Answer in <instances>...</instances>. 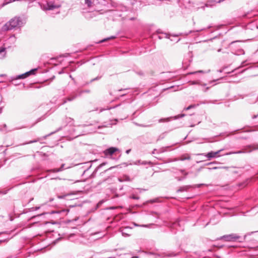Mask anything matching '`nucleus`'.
Listing matches in <instances>:
<instances>
[{"mask_svg":"<svg viewBox=\"0 0 258 258\" xmlns=\"http://www.w3.org/2000/svg\"><path fill=\"white\" fill-rule=\"evenodd\" d=\"M85 4L87 5L88 7H90L92 4L91 0H85Z\"/></svg>","mask_w":258,"mask_h":258,"instance_id":"obj_37","label":"nucleus"},{"mask_svg":"<svg viewBox=\"0 0 258 258\" xmlns=\"http://www.w3.org/2000/svg\"><path fill=\"white\" fill-rule=\"evenodd\" d=\"M204 73V71L201 70V71H196V72H193L189 73V74H195L197 73Z\"/></svg>","mask_w":258,"mask_h":258,"instance_id":"obj_43","label":"nucleus"},{"mask_svg":"<svg viewBox=\"0 0 258 258\" xmlns=\"http://www.w3.org/2000/svg\"><path fill=\"white\" fill-rule=\"evenodd\" d=\"M131 151V149H128V150H127L125 151V152H126V154H129V153H130Z\"/></svg>","mask_w":258,"mask_h":258,"instance_id":"obj_59","label":"nucleus"},{"mask_svg":"<svg viewBox=\"0 0 258 258\" xmlns=\"http://www.w3.org/2000/svg\"><path fill=\"white\" fill-rule=\"evenodd\" d=\"M178 161L177 159V158H175L174 159V160H169L168 161H167L166 162L167 163H168V162H172V161Z\"/></svg>","mask_w":258,"mask_h":258,"instance_id":"obj_50","label":"nucleus"},{"mask_svg":"<svg viewBox=\"0 0 258 258\" xmlns=\"http://www.w3.org/2000/svg\"><path fill=\"white\" fill-rule=\"evenodd\" d=\"M37 70V69H33L31 70L30 71L27 72L29 76L32 75H34L36 71Z\"/></svg>","mask_w":258,"mask_h":258,"instance_id":"obj_26","label":"nucleus"},{"mask_svg":"<svg viewBox=\"0 0 258 258\" xmlns=\"http://www.w3.org/2000/svg\"><path fill=\"white\" fill-rule=\"evenodd\" d=\"M120 106V105H116V106H114V107H107V108H101V109H100L99 112H102V111H104V110H110V109H111L112 108H115V107H119V106Z\"/></svg>","mask_w":258,"mask_h":258,"instance_id":"obj_29","label":"nucleus"},{"mask_svg":"<svg viewBox=\"0 0 258 258\" xmlns=\"http://www.w3.org/2000/svg\"><path fill=\"white\" fill-rule=\"evenodd\" d=\"M39 141V139H37V140H32V141H30L27 143H26L25 144H24V145L25 144H32V143H35V142H37L38 141Z\"/></svg>","mask_w":258,"mask_h":258,"instance_id":"obj_39","label":"nucleus"},{"mask_svg":"<svg viewBox=\"0 0 258 258\" xmlns=\"http://www.w3.org/2000/svg\"><path fill=\"white\" fill-rule=\"evenodd\" d=\"M135 124L136 125H138V126H142V127H147L149 125H143V124H139L137 123H135Z\"/></svg>","mask_w":258,"mask_h":258,"instance_id":"obj_48","label":"nucleus"},{"mask_svg":"<svg viewBox=\"0 0 258 258\" xmlns=\"http://www.w3.org/2000/svg\"><path fill=\"white\" fill-rule=\"evenodd\" d=\"M222 150H218L216 152L211 151L209 153H208L205 156L207 157L208 158L211 159L213 158H215L216 157H219V153L222 151Z\"/></svg>","mask_w":258,"mask_h":258,"instance_id":"obj_7","label":"nucleus"},{"mask_svg":"<svg viewBox=\"0 0 258 258\" xmlns=\"http://www.w3.org/2000/svg\"><path fill=\"white\" fill-rule=\"evenodd\" d=\"M117 121V119H115L113 120H110L109 122H104L102 125L98 126L97 128L101 129L104 127H111L112 125L115 124Z\"/></svg>","mask_w":258,"mask_h":258,"instance_id":"obj_6","label":"nucleus"},{"mask_svg":"<svg viewBox=\"0 0 258 258\" xmlns=\"http://www.w3.org/2000/svg\"><path fill=\"white\" fill-rule=\"evenodd\" d=\"M235 43H236V42H231L230 43V47L231 48H233L234 46V44H235Z\"/></svg>","mask_w":258,"mask_h":258,"instance_id":"obj_49","label":"nucleus"},{"mask_svg":"<svg viewBox=\"0 0 258 258\" xmlns=\"http://www.w3.org/2000/svg\"><path fill=\"white\" fill-rule=\"evenodd\" d=\"M252 150H258V145L253 147Z\"/></svg>","mask_w":258,"mask_h":258,"instance_id":"obj_54","label":"nucleus"},{"mask_svg":"<svg viewBox=\"0 0 258 258\" xmlns=\"http://www.w3.org/2000/svg\"><path fill=\"white\" fill-rule=\"evenodd\" d=\"M205 29L203 28V29H200V30H196V32H201V31H203V30H204Z\"/></svg>","mask_w":258,"mask_h":258,"instance_id":"obj_61","label":"nucleus"},{"mask_svg":"<svg viewBox=\"0 0 258 258\" xmlns=\"http://www.w3.org/2000/svg\"><path fill=\"white\" fill-rule=\"evenodd\" d=\"M225 69V68H223L222 69L218 70V72L219 73H221Z\"/></svg>","mask_w":258,"mask_h":258,"instance_id":"obj_58","label":"nucleus"},{"mask_svg":"<svg viewBox=\"0 0 258 258\" xmlns=\"http://www.w3.org/2000/svg\"><path fill=\"white\" fill-rule=\"evenodd\" d=\"M40 209V207H35V210L36 211Z\"/></svg>","mask_w":258,"mask_h":258,"instance_id":"obj_64","label":"nucleus"},{"mask_svg":"<svg viewBox=\"0 0 258 258\" xmlns=\"http://www.w3.org/2000/svg\"><path fill=\"white\" fill-rule=\"evenodd\" d=\"M244 63H245V61H243L241 63V65L239 67V68H242V67H244Z\"/></svg>","mask_w":258,"mask_h":258,"instance_id":"obj_55","label":"nucleus"},{"mask_svg":"<svg viewBox=\"0 0 258 258\" xmlns=\"http://www.w3.org/2000/svg\"><path fill=\"white\" fill-rule=\"evenodd\" d=\"M258 116V114L257 115H254L252 116V119H255Z\"/></svg>","mask_w":258,"mask_h":258,"instance_id":"obj_60","label":"nucleus"},{"mask_svg":"<svg viewBox=\"0 0 258 258\" xmlns=\"http://www.w3.org/2000/svg\"><path fill=\"white\" fill-rule=\"evenodd\" d=\"M5 50L6 48L5 47L0 48V54H2V57H5L6 55Z\"/></svg>","mask_w":258,"mask_h":258,"instance_id":"obj_30","label":"nucleus"},{"mask_svg":"<svg viewBox=\"0 0 258 258\" xmlns=\"http://www.w3.org/2000/svg\"><path fill=\"white\" fill-rule=\"evenodd\" d=\"M121 9H120L121 11H127V8L126 7H124V6H120V7Z\"/></svg>","mask_w":258,"mask_h":258,"instance_id":"obj_46","label":"nucleus"},{"mask_svg":"<svg viewBox=\"0 0 258 258\" xmlns=\"http://www.w3.org/2000/svg\"><path fill=\"white\" fill-rule=\"evenodd\" d=\"M143 164V165H146L147 164H152V162H150V161H149V162H147V161H141V160H138L137 161L136 163H135V164Z\"/></svg>","mask_w":258,"mask_h":258,"instance_id":"obj_23","label":"nucleus"},{"mask_svg":"<svg viewBox=\"0 0 258 258\" xmlns=\"http://www.w3.org/2000/svg\"><path fill=\"white\" fill-rule=\"evenodd\" d=\"M190 156L188 154L183 155L180 157V158L177 159L178 161V160L184 161L185 160H190Z\"/></svg>","mask_w":258,"mask_h":258,"instance_id":"obj_16","label":"nucleus"},{"mask_svg":"<svg viewBox=\"0 0 258 258\" xmlns=\"http://www.w3.org/2000/svg\"><path fill=\"white\" fill-rule=\"evenodd\" d=\"M252 150H253L252 149ZM251 151V150H250L249 151H247V152H250ZM247 152V151H242V150H239V151H236V152H229L228 153H227L226 155H231V154H241V153H246Z\"/></svg>","mask_w":258,"mask_h":258,"instance_id":"obj_20","label":"nucleus"},{"mask_svg":"<svg viewBox=\"0 0 258 258\" xmlns=\"http://www.w3.org/2000/svg\"><path fill=\"white\" fill-rule=\"evenodd\" d=\"M224 0H215L214 1L215 2H217V3H220L222 1H223Z\"/></svg>","mask_w":258,"mask_h":258,"instance_id":"obj_63","label":"nucleus"},{"mask_svg":"<svg viewBox=\"0 0 258 258\" xmlns=\"http://www.w3.org/2000/svg\"><path fill=\"white\" fill-rule=\"evenodd\" d=\"M258 10L255 11H251L249 12H247L245 13L243 15L240 16V17L243 18H251L253 17H255L257 15Z\"/></svg>","mask_w":258,"mask_h":258,"instance_id":"obj_4","label":"nucleus"},{"mask_svg":"<svg viewBox=\"0 0 258 258\" xmlns=\"http://www.w3.org/2000/svg\"><path fill=\"white\" fill-rule=\"evenodd\" d=\"M171 117H167V118H161L159 120V122L161 123V122H165V121H169L170 120V118Z\"/></svg>","mask_w":258,"mask_h":258,"instance_id":"obj_28","label":"nucleus"},{"mask_svg":"<svg viewBox=\"0 0 258 258\" xmlns=\"http://www.w3.org/2000/svg\"><path fill=\"white\" fill-rule=\"evenodd\" d=\"M106 164L105 162H103L100 164L95 170V171L90 175L91 178H94L95 176V173H96L97 171L102 167H103L104 165Z\"/></svg>","mask_w":258,"mask_h":258,"instance_id":"obj_15","label":"nucleus"},{"mask_svg":"<svg viewBox=\"0 0 258 258\" xmlns=\"http://www.w3.org/2000/svg\"><path fill=\"white\" fill-rule=\"evenodd\" d=\"M218 79H217V80H213V81H210V82H209V84H212L213 82H216V81H218Z\"/></svg>","mask_w":258,"mask_h":258,"instance_id":"obj_56","label":"nucleus"},{"mask_svg":"<svg viewBox=\"0 0 258 258\" xmlns=\"http://www.w3.org/2000/svg\"><path fill=\"white\" fill-rule=\"evenodd\" d=\"M252 150H258V145L253 147Z\"/></svg>","mask_w":258,"mask_h":258,"instance_id":"obj_53","label":"nucleus"},{"mask_svg":"<svg viewBox=\"0 0 258 258\" xmlns=\"http://www.w3.org/2000/svg\"><path fill=\"white\" fill-rule=\"evenodd\" d=\"M196 106V105H190L188 106V107L185 108L184 110H189L191 108L195 107Z\"/></svg>","mask_w":258,"mask_h":258,"instance_id":"obj_36","label":"nucleus"},{"mask_svg":"<svg viewBox=\"0 0 258 258\" xmlns=\"http://www.w3.org/2000/svg\"><path fill=\"white\" fill-rule=\"evenodd\" d=\"M23 74H24L25 79L27 78L28 77H29V76H28V75L27 72L24 73Z\"/></svg>","mask_w":258,"mask_h":258,"instance_id":"obj_52","label":"nucleus"},{"mask_svg":"<svg viewBox=\"0 0 258 258\" xmlns=\"http://www.w3.org/2000/svg\"><path fill=\"white\" fill-rule=\"evenodd\" d=\"M77 97V95H72L68 97L63 100V103H66L67 101H71Z\"/></svg>","mask_w":258,"mask_h":258,"instance_id":"obj_17","label":"nucleus"},{"mask_svg":"<svg viewBox=\"0 0 258 258\" xmlns=\"http://www.w3.org/2000/svg\"><path fill=\"white\" fill-rule=\"evenodd\" d=\"M231 172L233 174H237L238 173V172L236 170H232Z\"/></svg>","mask_w":258,"mask_h":258,"instance_id":"obj_57","label":"nucleus"},{"mask_svg":"<svg viewBox=\"0 0 258 258\" xmlns=\"http://www.w3.org/2000/svg\"><path fill=\"white\" fill-rule=\"evenodd\" d=\"M9 239V238H6L5 239H2V240H0V244L2 242H7L8 241V240Z\"/></svg>","mask_w":258,"mask_h":258,"instance_id":"obj_47","label":"nucleus"},{"mask_svg":"<svg viewBox=\"0 0 258 258\" xmlns=\"http://www.w3.org/2000/svg\"><path fill=\"white\" fill-rule=\"evenodd\" d=\"M79 165L81 166V168L84 169L82 175H84L88 171V170L92 166L90 162L81 163L79 164Z\"/></svg>","mask_w":258,"mask_h":258,"instance_id":"obj_9","label":"nucleus"},{"mask_svg":"<svg viewBox=\"0 0 258 258\" xmlns=\"http://www.w3.org/2000/svg\"><path fill=\"white\" fill-rule=\"evenodd\" d=\"M130 198L134 199V200H139V197L136 196H135L134 195H132L130 197Z\"/></svg>","mask_w":258,"mask_h":258,"instance_id":"obj_44","label":"nucleus"},{"mask_svg":"<svg viewBox=\"0 0 258 258\" xmlns=\"http://www.w3.org/2000/svg\"><path fill=\"white\" fill-rule=\"evenodd\" d=\"M117 167V166H112V167H110L108 168L107 169H106V170H104V172H101V173H100V174H101V175H102V174H103L104 173L106 172V171H108V170H111V169H113V168H116V167Z\"/></svg>","mask_w":258,"mask_h":258,"instance_id":"obj_35","label":"nucleus"},{"mask_svg":"<svg viewBox=\"0 0 258 258\" xmlns=\"http://www.w3.org/2000/svg\"><path fill=\"white\" fill-rule=\"evenodd\" d=\"M58 168H55V169H50V170H47L48 172H58L59 171H57V169Z\"/></svg>","mask_w":258,"mask_h":258,"instance_id":"obj_45","label":"nucleus"},{"mask_svg":"<svg viewBox=\"0 0 258 258\" xmlns=\"http://www.w3.org/2000/svg\"><path fill=\"white\" fill-rule=\"evenodd\" d=\"M118 180L120 182L123 181H131L130 178L128 176H124L122 177V178H118Z\"/></svg>","mask_w":258,"mask_h":258,"instance_id":"obj_22","label":"nucleus"},{"mask_svg":"<svg viewBox=\"0 0 258 258\" xmlns=\"http://www.w3.org/2000/svg\"><path fill=\"white\" fill-rule=\"evenodd\" d=\"M258 29V24H255L254 21H251L245 25L246 30Z\"/></svg>","mask_w":258,"mask_h":258,"instance_id":"obj_8","label":"nucleus"},{"mask_svg":"<svg viewBox=\"0 0 258 258\" xmlns=\"http://www.w3.org/2000/svg\"><path fill=\"white\" fill-rule=\"evenodd\" d=\"M131 228L126 227H125L122 230H121V233H122V234L123 236H126V237H127V236H130V234H127L126 233V231L128 230V229H130Z\"/></svg>","mask_w":258,"mask_h":258,"instance_id":"obj_19","label":"nucleus"},{"mask_svg":"<svg viewBox=\"0 0 258 258\" xmlns=\"http://www.w3.org/2000/svg\"><path fill=\"white\" fill-rule=\"evenodd\" d=\"M182 174H183L185 176H186L188 174L187 172H185L184 170L181 169L179 170ZM185 178V176L184 177H177V179L178 181H181L183 180Z\"/></svg>","mask_w":258,"mask_h":258,"instance_id":"obj_18","label":"nucleus"},{"mask_svg":"<svg viewBox=\"0 0 258 258\" xmlns=\"http://www.w3.org/2000/svg\"><path fill=\"white\" fill-rule=\"evenodd\" d=\"M41 8L44 11L47 10H52L55 8H57L59 7V5L54 4L52 1L47 2L46 5H41L40 3Z\"/></svg>","mask_w":258,"mask_h":258,"instance_id":"obj_3","label":"nucleus"},{"mask_svg":"<svg viewBox=\"0 0 258 258\" xmlns=\"http://www.w3.org/2000/svg\"><path fill=\"white\" fill-rule=\"evenodd\" d=\"M191 187L190 185H185L181 186L177 189V192H183L187 191Z\"/></svg>","mask_w":258,"mask_h":258,"instance_id":"obj_12","label":"nucleus"},{"mask_svg":"<svg viewBox=\"0 0 258 258\" xmlns=\"http://www.w3.org/2000/svg\"><path fill=\"white\" fill-rule=\"evenodd\" d=\"M64 165H65L64 164H62L60 167L58 168L56 171H60V172L62 171L64 169Z\"/></svg>","mask_w":258,"mask_h":258,"instance_id":"obj_38","label":"nucleus"},{"mask_svg":"<svg viewBox=\"0 0 258 258\" xmlns=\"http://www.w3.org/2000/svg\"><path fill=\"white\" fill-rule=\"evenodd\" d=\"M219 168L229 169L230 168L228 167H226V166L221 167H212V168H209V169H219Z\"/></svg>","mask_w":258,"mask_h":258,"instance_id":"obj_33","label":"nucleus"},{"mask_svg":"<svg viewBox=\"0 0 258 258\" xmlns=\"http://www.w3.org/2000/svg\"><path fill=\"white\" fill-rule=\"evenodd\" d=\"M61 129V127H59V128L57 130H56V131H54V132H51V133H50L49 134H48V135H46V136H44V137H43V139H46V138L47 137H48V136H50V135H52V134H53L55 133L56 132H58V131L60 130Z\"/></svg>","mask_w":258,"mask_h":258,"instance_id":"obj_32","label":"nucleus"},{"mask_svg":"<svg viewBox=\"0 0 258 258\" xmlns=\"http://www.w3.org/2000/svg\"><path fill=\"white\" fill-rule=\"evenodd\" d=\"M171 228L172 230L174 228L177 229L178 230H181V228H180L179 221H177L172 223V225H171Z\"/></svg>","mask_w":258,"mask_h":258,"instance_id":"obj_11","label":"nucleus"},{"mask_svg":"<svg viewBox=\"0 0 258 258\" xmlns=\"http://www.w3.org/2000/svg\"><path fill=\"white\" fill-rule=\"evenodd\" d=\"M165 38L169 39L171 41H175V42H178L180 40V38H178V35H174L173 36L174 39L171 38L169 35L167 34H165Z\"/></svg>","mask_w":258,"mask_h":258,"instance_id":"obj_14","label":"nucleus"},{"mask_svg":"<svg viewBox=\"0 0 258 258\" xmlns=\"http://www.w3.org/2000/svg\"><path fill=\"white\" fill-rule=\"evenodd\" d=\"M153 225H154V224H147V225H139L138 224H135V225L136 226H140V227H147V228H149V227H150L151 226H152Z\"/></svg>","mask_w":258,"mask_h":258,"instance_id":"obj_31","label":"nucleus"},{"mask_svg":"<svg viewBox=\"0 0 258 258\" xmlns=\"http://www.w3.org/2000/svg\"><path fill=\"white\" fill-rule=\"evenodd\" d=\"M69 196V195H58L57 196V198L59 199H62L65 198L67 196Z\"/></svg>","mask_w":258,"mask_h":258,"instance_id":"obj_41","label":"nucleus"},{"mask_svg":"<svg viewBox=\"0 0 258 258\" xmlns=\"http://www.w3.org/2000/svg\"><path fill=\"white\" fill-rule=\"evenodd\" d=\"M69 54L68 53H66L64 54L60 55V57H67L68 56H69Z\"/></svg>","mask_w":258,"mask_h":258,"instance_id":"obj_51","label":"nucleus"},{"mask_svg":"<svg viewBox=\"0 0 258 258\" xmlns=\"http://www.w3.org/2000/svg\"><path fill=\"white\" fill-rule=\"evenodd\" d=\"M247 236V235H244L243 238H241L240 236L236 234L232 233L228 235H225L220 237L218 238V239L224 240L225 241H234L237 239H241L239 240V242H242L244 240Z\"/></svg>","mask_w":258,"mask_h":258,"instance_id":"obj_2","label":"nucleus"},{"mask_svg":"<svg viewBox=\"0 0 258 258\" xmlns=\"http://www.w3.org/2000/svg\"><path fill=\"white\" fill-rule=\"evenodd\" d=\"M16 37L15 35V34H13L11 35L9 38L8 39V40L10 41L12 43L14 44L16 41Z\"/></svg>","mask_w":258,"mask_h":258,"instance_id":"obj_21","label":"nucleus"},{"mask_svg":"<svg viewBox=\"0 0 258 258\" xmlns=\"http://www.w3.org/2000/svg\"><path fill=\"white\" fill-rule=\"evenodd\" d=\"M37 70V69H33L31 70L30 71L27 72L29 76L32 75H34L36 71Z\"/></svg>","mask_w":258,"mask_h":258,"instance_id":"obj_27","label":"nucleus"},{"mask_svg":"<svg viewBox=\"0 0 258 258\" xmlns=\"http://www.w3.org/2000/svg\"><path fill=\"white\" fill-rule=\"evenodd\" d=\"M184 116H185L184 114H181L180 115H178L175 116L174 117V118L175 119H178V118L182 117H183Z\"/></svg>","mask_w":258,"mask_h":258,"instance_id":"obj_40","label":"nucleus"},{"mask_svg":"<svg viewBox=\"0 0 258 258\" xmlns=\"http://www.w3.org/2000/svg\"><path fill=\"white\" fill-rule=\"evenodd\" d=\"M116 38V36H111L109 37H108V38H105L101 41H100L99 42V43H102V42H105L107 40H110V39H115Z\"/></svg>","mask_w":258,"mask_h":258,"instance_id":"obj_25","label":"nucleus"},{"mask_svg":"<svg viewBox=\"0 0 258 258\" xmlns=\"http://www.w3.org/2000/svg\"><path fill=\"white\" fill-rule=\"evenodd\" d=\"M210 88V87H208L207 88H205V89L204 90V92H206L207 91H208Z\"/></svg>","mask_w":258,"mask_h":258,"instance_id":"obj_62","label":"nucleus"},{"mask_svg":"<svg viewBox=\"0 0 258 258\" xmlns=\"http://www.w3.org/2000/svg\"><path fill=\"white\" fill-rule=\"evenodd\" d=\"M119 149L116 147H110L104 151L103 153L106 156H111Z\"/></svg>","mask_w":258,"mask_h":258,"instance_id":"obj_5","label":"nucleus"},{"mask_svg":"<svg viewBox=\"0 0 258 258\" xmlns=\"http://www.w3.org/2000/svg\"><path fill=\"white\" fill-rule=\"evenodd\" d=\"M101 77H102V76H97V77H96V78H94V79H92V80L90 81L89 83H92V82H93V81H95L99 80V79H101ZM88 84H89V83H88Z\"/></svg>","mask_w":258,"mask_h":258,"instance_id":"obj_34","label":"nucleus"},{"mask_svg":"<svg viewBox=\"0 0 258 258\" xmlns=\"http://www.w3.org/2000/svg\"><path fill=\"white\" fill-rule=\"evenodd\" d=\"M177 255V253H174L173 252H167V253H164L161 254V256L162 257H173Z\"/></svg>","mask_w":258,"mask_h":258,"instance_id":"obj_13","label":"nucleus"},{"mask_svg":"<svg viewBox=\"0 0 258 258\" xmlns=\"http://www.w3.org/2000/svg\"><path fill=\"white\" fill-rule=\"evenodd\" d=\"M24 24L22 18L15 17L7 22L1 28L3 32H6L16 28H20Z\"/></svg>","mask_w":258,"mask_h":258,"instance_id":"obj_1","label":"nucleus"},{"mask_svg":"<svg viewBox=\"0 0 258 258\" xmlns=\"http://www.w3.org/2000/svg\"><path fill=\"white\" fill-rule=\"evenodd\" d=\"M190 83L192 85H199L200 82L198 81H191Z\"/></svg>","mask_w":258,"mask_h":258,"instance_id":"obj_42","label":"nucleus"},{"mask_svg":"<svg viewBox=\"0 0 258 258\" xmlns=\"http://www.w3.org/2000/svg\"><path fill=\"white\" fill-rule=\"evenodd\" d=\"M25 79V78H24V74H23L19 75H18L16 76L11 77L9 79V81L11 82H12L13 84L15 86H17L18 84H15V83H13V82L15 80H19V79Z\"/></svg>","mask_w":258,"mask_h":258,"instance_id":"obj_10","label":"nucleus"},{"mask_svg":"<svg viewBox=\"0 0 258 258\" xmlns=\"http://www.w3.org/2000/svg\"><path fill=\"white\" fill-rule=\"evenodd\" d=\"M233 53L236 54V55H240L241 54H244V50L242 49H238L237 51L235 52H232Z\"/></svg>","mask_w":258,"mask_h":258,"instance_id":"obj_24","label":"nucleus"}]
</instances>
